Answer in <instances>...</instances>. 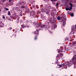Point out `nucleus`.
Instances as JSON below:
<instances>
[{"label":"nucleus","instance_id":"obj_1","mask_svg":"<svg viewBox=\"0 0 76 76\" xmlns=\"http://www.w3.org/2000/svg\"><path fill=\"white\" fill-rule=\"evenodd\" d=\"M76 61V59L75 58V57H73L72 59L71 62H70V63H69L67 64V66L68 67H70V66L72 65V64L75 63V62Z\"/></svg>","mask_w":76,"mask_h":76},{"label":"nucleus","instance_id":"obj_2","mask_svg":"<svg viewBox=\"0 0 76 76\" xmlns=\"http://www.w3.org/2000/svg\"><path fill=\"white\" fill-rule=\"evenodd\" d=\"M69 4L70 6V7L69 8L67 7L66 8V10L67 11L69 10V11H72V7H73V5L72 3H69Z\"/></svg>","mask_w":76,"mask_h":76},{"label":"nucleus","instance_id":"obj_3","mask_svg":"<svg viewBox=\"0 0 76 76\" xmlns=\"http://www.w3.org/2000/svg\"><path fill=\"white\" fill-rule=\"evenodd\" d=\"M63 21L64 22L62 24V26H64L65 25V23H66V18H64L63 19Z\"/></svg>","mask_w":76,"mask_h":76},{"label":"nucleus","instance_id":"obj_4","mask_svg":"<svg viewBox=\"0 0 76 76\" xmlns=\"http://www.w3.org/2000/svg\"><path fill=\"white\" fill-rule=\"evenodd\" d=\"M34 34H36V35H38L39 34V30H37L35 32H34Z\"/></svg>","mask_w":76,"mask_h":76},{"label":"nucleus","instance_id":"obj_5","mask_svg":"<svg viewBox=\"0 0 76 76\" xmlns=\"http://www.w3.org/2000/svg\"><path fill=\"white\" fill-rule=\"evenodd\" d=\"M34 25H35V26H36L37 28H38L39 26V23H34Z\"/></svg>","mask_w":76,"mask_h":76},{"label":"nucleus","instance_id":"obj_6","mask_svg":"<svg viewBox=\"0 0 76 76\" xmlns=\"http://www.w3.org/2000/svg\"><path fill=\"white\" fill-rule=\"evenodd\" d=\"M3 23H2L1 21H0V26L1 27H2L3 25Z\"/></svg>","mask_w":76,"mask_h":76},{"label":"nucleus","instance_id":"obj_7","mask_svg":"<svg viewBox=\"0 0 76 76\" xmlns=\"http://www.w3.org/2000/svg\"><path fill=\"white\" fill-rule=\"evenodd\" d=\"M58 52H60V53H62V52H63L62 49H59V51H58Z\"/></svg>","mask_w":76,"mask_h":76},{"label":"nucleus","instance_id":"obj_8","mask_svg":"<svg viewBox=\"0 0 76 76\" xmlns=\"http://www.w3.org/2000/svg\"><path fill=\"white\" fill-rule=\"evenodd\" d=\"M64 67L65 69H67V65H65L64 66Z\"/></svg>","mask_w":76,"mask_h":76},{"label":"nucleus","instance_id":"obj_9","mask_svg":"<svg viewBox=\"0 0 76 76\" xmlns=\"http://www.w3.org/2000/svg\"><path fill=\"white\" fill-rule=\"evenodd\" d=\"M75 44H76V42H72V45H75Z\"/></svg>","mask_w":76,"mask_h":76},{"label":"nucleus","instance_id":"obj_10","mask_svg":"<svg viewBox=\"0 0 76 76\" xmlns=\"http://www.w3.org/2000/svg\"><path fill=\"white\" fill-rule=\"evenodd\" d=\"M32 16H34L35 15V12H32Z\"/></svg>","mask_w":76,"mask_h":76},{"label":"nucleus","instance_id":"obj_11","mask_svg":"<svg viewBox=\"0 0 76 76\" xmlns=\"http://www.w3.org/2000/svg\"><path fill=\"white\" fill-rule=\"evenodd\" d=\"M34 39H35V40H37V36H36L35 37Z\"/></svg>","mask_w":76,"mask_h":76},{"label":"nucleus","instance_id":"obj_12","mask_svg":"<svg viewBox=\"0 0 76 76\" xmlns=\"http://www.w3.org/2000/svg\"><path fill=\"white\" fill-rule=\"evenodd\" d=\"M8 15H10V11H8Z\"/></svg>","mask_w":76,"mask_h":76},{"label":"nucleus","instance_id":"obj_13","mask_svg":"<svg viewBox=\"0 0 76 76\" xmlns=\"http://www.w3.org/2000/svg\"><path fill=\"white\" fill-rule=\"evenodd\" d=\"M60 57V55H58L57 56V58H59Z\"/></svg>","mask_w":76,"mask_h":76},{"label":"nucleus","instance_id":"obj_14","mask_svg":"<svg viewBox=\"0 0 76 76\" xmlns=\"http://www.w3.org/2000/svg\"><path fill=\"white\" fill-rule=\"evenodd\" d=\"M45 26V25H42L41 26V27L43 28V27H44Z\"/></svg>","mask_w":76,"mask_h":76},{"label":"nucleus","instance_id":"obj_15","mask_svg":"<svg viewBox=\"0 0 76 76\" xmlns=\"http://www.w3.org/2000/svg\"><path fill=\"white\" fill-rule=\"evenodd\" d=\"M61 19V18H60V16H58V20H60Z\"/></svg>","mask_w":76,"mask_h":76},{"label":"nucleus","instance_id":"obj_16","mask_svg":"<svg viewBox=\"0 0 76 76\" xmlns=\"http://www.w3.org/2000/svg\"><path fill=\"white\" fill-rule=\"evenodd\" d=\"M4 9L6 10H7V11L9 10V9L8 8H5Z\"/></svg>","mask_w":76,"mask_h":76},{"label":"nucleus","instance_id":"obj_17","mask_svg":"<svg viewBox=\"0 0 76 76\" xmlns=\"http://www.w3.org/2000/svg\"><path fill=\"white\" fill-rule=\"evenodd\" d=\"M65 65L64 64H61L62 67H64Z\"/></svg>","mask_w":76,"mask_h":76},{"label":"nucleus","instance_id":"obj_18","mask_svg":"<svg viewBox=\"0 0 76 76\" xmlns=\"http://www.w3.org/2000/svg\"><path fill=\"white\" fill-rule=\"evenodd\" d=\"M74 15V14H73V13H72L71 14V16H73Z\"/></svg>","mask_w":76,"mask_h":76},{"label":"nucleus","instance_id":"obj_19","mask_svg":"<svg viewBox=\"0 0 76 76\" xmlns=\"http://www.w3.org/2000/svg\"><path fill=\"white\" fill-rule=\"evenodd\" d=\"M58 66H59L60 67H62L61 64V65L59 64V65H58Z\"/></svg>","mask_w":76,"mask_h":76},{"label":"nucleus","instance_id":"obj_20","mask_svg":"<svg viewBox=\"0 0 76 76\" xmlns=\"http://www.w3.org/2000/svg\"><path fill=\"white\" fill-rule=\"evenodd\" d=\"M22 8H25V6H21Z\"/></svg>","mask_w":76,"mask_h":76},{"label":"nucleus","instance_id":"obj_21","mask_svg":"<svg viewBox=\"0 0 76 76\" xmlns=\"http://www.w3.org/2000/svg\"><path fill=\"white\" fill-rule=\"evenodd\" d=\"M3 19H5V17H4V15H3Z\"/></svg>","mask_w":76,"mask_h":76},{"label":"nucleus","instance_id":"obj_22","mask_svg":"<svg viewBox=\"0 0 76 76\" xmlns=\"http://www.w3.org/2000/svg\"><path fill=\"white\" fill-rule=\"evenodd\" d=\"M57 63H58V61H56L55 64H57Z\"/></svg>","mask_w":76,"mask_h":76},{"label":"nucleus","instance_id":"obj_23","mask_svg":"<svg viewBox=\"0 0 76 76\" xmlns=\"http://www.w3.org/2000/svg\"><path fill=\"white\" fill-rule=\"evenodd\" d=\"M58 4H59V3H57V4H56V6H58Z\"/></svg>","mask_w":76,"mask_h":76},{"label":"nucleus","instance_id":"obj_24","mask_svg":"<svg viewBox=\"0 0 76 76\" xmlns=\"http://www.w3.org/2000/svg\"><path fill=\"white\" fill-rule=\"evenodd\" d=\"M15 36V37H16V35H15V34H13V36Z\"/></svg>","mask_w":76,"mask_h":76},{"label":"nucleus","instance_id":"obj_25","mask_svg":"<svg viewBox=\"0 0 76 76\" xmlns=\"http://www.w3.org/2000/svg\"><path fill=\"white\" fill-rule=\"evenodd\" d=\"M51 1H55L53 0H51Z\"/></svg>","mask_w":76,"mask_h":76},{"label":"nucleus","instance_id":"obj_26","mask_svg":"<svg viewBox=\"0 0 76 76\" xmlns=\"http://www.w3.org/2000/svg\"><path fill=\"white\" fill-rule=\"evenodd\" d=\"M9 2H10V1H11V0H9Z\"/></svg>","mask_w":76,"mask_h":76},{"label":"nucleus","instance_id":"obj_27","mask_svg":"<svg viewBox=\"0 0 76 76\" xmlns=\"http://www.w3.org/2000/svg\"><path fill=\"white\" fill-rule=\"evenodd\" d=\"M1 10H0V12H1Z\"/></svg>","mask_w":76,"mask_h":76},{"label":"nucleus","instance_id":"obj_28","mask_svg":"<svg viewBox=\"0 0 76 76\" xmlns=\"http://www.w3.org/2000/svg\"><path fill=\"white\" fill-rule=\"evenodd\" d=\"M66 1H69V0H66Z\"/></svg>","mask_w":76,"mask_h":76},{"label":"nucleus","instance_id":"obj_29","mask_svg":"<svg viewBox=\"0 0 76 76\" xmlns=\"http://www.w3.org/2000/svg\"><path fill=\"white\" fill-rule=\"evenodd\" d=\"M48 24H49V22H48Z\"/></svg>","mask_w":76,"mask_h":76},{"label":"nucleus","instance_id":"obj_30","mask_svg":"<svg viewBox=\"0 0 76 76\" xmlns=\"http://www.w3.org/2000/svg\"><path fill=\"white\" fill-rule=\"evenodd\" d=\"M55 0V1H57V0Z\"/></svg>","mask_w":76,"mask_h":76},{"label":"nucleus","instance_id":"obj_31","mask_svg":"<svg viewBox=\"0 0 76 76\" xmlns=\"http://www.w3.org/2000/svg\"><path fill=\"white\" fill-rule=\"evenodd\" d=\"M75 26H76V25H75Z\"/></svg>","mask_w":76,"mask_h":76},{"label":"nucleus","instance_id":"obj_32","mask_svg":"<svg viewBox=\"0 0 76 76\" xmlns=\"http://www.w3.org/2000/svg\"><path fill=\"white\" fill-rule=\"evenodd\" d=\"M75 2H76V1H75Z\"/></svg>","mask_w":76,"mask_h":76},{"label":"nucleus","instance_id":"obj_33","mask_svg":"<svg viewBox=\"0 0 76 76\" xmlns=\"http://www.w3.org/2000/svg\"><path fill=\"white\" fill-rule=\"evenodd\" d=\"M21 16H22V15H21Z\"/></svg>","mask_w":76,"mask_h":76},{"label":"nucleus","instance_id":"obj_34","mask_svg":"<svg viewBox=\"0 0 76 76\" xmlns=\"http://www.w3.org/2000/svg\"><path fill=\"white\" fill-rule=\"evenodd\" d=\"M66 40H68V39H66Z\"/></svg>","mask_w":76,"mask_h":76}]
</instances>
